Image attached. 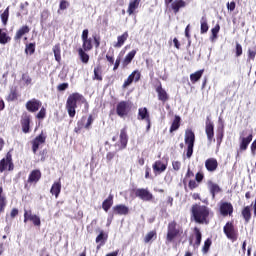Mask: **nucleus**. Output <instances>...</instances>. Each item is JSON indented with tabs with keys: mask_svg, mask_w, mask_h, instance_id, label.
<instances>
[{
	"mask_svg": "<svg viewBox=\"0 0 256 256\" xmlns=\"http://www.w3.org/2000/svg\"><path fill=\"white\" fill-rule=\"evenodd\" d=\"M152 169L156 175L161 174L167 171V164H164L161 160H157L152 165Z\"/></svg>",
	"mask_w": 256,
	"mask_h": 256,
	"instance_id": "b1692460",
	"label": "nucleus"
},
{
	"mask_svg": "<svg viewBox=\"0 0 256 256\" xmlns=\"http://www.w3.org/2000/svg\"><path fill=\"white\" fill-rule=\"evenodd\" d=\"M113 215H124L129 214V208L125 204H117L112 208Z\"/></svg>",
	"mask_w": 256,
	"mask_h": 256,
	"instance_id": "412c9836",
	"label": "nucleus"
},
{
	"mask_svg": "<svg viewBox=\"0 0 256 256\" xmlns=\"http://www.w3.org/2000/svg\"><path fill=\"white\" fill-rule=\"evenodd\" d=\"M11 42V37L6 34V32L3 31V29L0 28V44L1 45H7V43Z\"/></svg>",
	"mask_w": 256,
	"mask_h": 256,
	"instance_id": "37998d69",
	"label": "nucleus"
},
{
	"mask_svg": "<svg viewBox=\"0 0 256 256\" xmlns=\"http://www.w3.org/2000/svg\"><path fill=\"white\" fill-rule=\"evenodd\" d=\"M46 141L47 134L43 131L31 141L32 152L34 155L37 154V151H39V147H41V145H45Z\"/></svg>",
	"mask_w": 256,
	"mask_h": 256,
	"instance_id": "6e6552de",
	"label": "nucleus"
},
{
	"mask_svg": "<svg viewBox=\"0 0 256 256\" xmlns=\"http://www.w3.org/2000/svg\"><path fill=\"white\" fill-rule=\"evenodd\" d=\"M187 7V2L185 0H174L170 4L171 11H173L174 15H177L181 9H185Z\"/></svg>",
	"mask_w": 256,
	"mask_h": 256,
	"instance_id": "aec40b11",
	"label": "nucleus"
},
{
	"mask_svg": "<svg viewBox=\"0 0 256 256\" xmlns=\"http://www.w3.org/2000/svg\"><path fill=\"white\" fill-rule=\"evenodd\" d=\"M29 31H31V28H29V26L27 25H23L16 31V34L14 36V41H21V39H23V36L27 35Z\"/></svg>",
	"mask_w": 256,
	"mask_h": 256,
	"instance_id": "a878e982",
	"label": "nucleus"
},
{
	"mask_svg": "<svg viewBox=\"0 0 256 256\" xmlns=\"http://www.w3.org/2000/svg\"><path fill=\"white\" fill-rule=\"evenodd\" d=\"M241 215L245 223H249L251 221V206H245L241 211Z\"/></svg>",
	"mask_w": 256,
	"mask_h": 256,
	"instance_id": "4c0bfd02",
	"label": "nucleus"
},
{
	"mask_svg": "<svg viewBox=\"0 0 256 256\" xmlns=\"http://www.w3.org/2000/svg\"><path fill=\"white\" fill-rule=\"evenodd\" d=\"M219 31H221V26L219 24H216L214 26V28L211 29L212 35H211L210 39L212 41H215V39H217V37L219 35Z\"/></svg>",
	"mask_w": 256,
	"mask_h": 256,
	"instance_id": "a18cd8bd",
	"label": "nucleus"
},
{
	"mask_svg": "<svg viewBox=\"0 0 256 256\" xmlns=\"http://www.w3.org/2000/svg\"><path fill=\"white\" fill-rule=\"evenodd\" d=\"M67 7H69V2H67V0H61L60 4H59V9L61 11H65V9H67Z\"/></svg>",
	"mask_w": 256,
	"mask_h": 256,
	"instance_id": "13d9d810",
	"label": "nucleus"
},
{
	"mask_svg": "<svg viewBox=\"0 0 256 256\" xmlns=\"http://www.w3.org/2000/svg\"><path fill=\"white\" fill-rule=\"evenodd\" d=\"M203 73H205V69L198 70L192 74H190V81L193 85L197 83L203 77Z\"/></svg>",
	"mask_w": 256,
	"mask_h": 256,
	"instance_id": "e433bc0d",
	"label": "nucleus"
},
{
	"mask_svg": "<svg viewBox=\"0 0 256 256\" xmlns=\"http://www.w3.org/2000/svg\"><path fill=\"white\" fill-rule=\"evenodd\" d=\"M85 116H83L81 118L80 121H78L77 125L78 128H75V132L79 133V131H81V129H87V131H89V129H91V126L93 125V122L95 121V116H93V114H90L87 118V122L84 124L85 121Z\"/></svg>",
	"mask_w": 256,
	"mask_h": 256,
	"instance_id": "ddd939ff",
	"label": "nucleus"
},
{
	"mask_svg": "<svg viewBox=\"0 0 256 256\" xmlns=\"http://www.w3.org/2000/svg\"><path fill=\"white\" fill-rule=\"evenodd\" d=\"M132 193L142 201H153V194L147 188L132 189Z\"/></svg>",
	"mask_w": 256,
	"mask_h": 256,
	"instance_id": "1a4fd4ad",
	"label": "nucleus"
},
{
	"mask_svg": "<svg viewBox=\"0 0 256 256\" xmlns=\"http://www.w3.org/2000/svg\"><path fill=\"white\" fill-rule=\"evenodd\" d=\"M155 89L158 95V101H161L162 103H167V101H169V94H167V91L163 89V85L161 84V82H159V85H157Z\"/></svg>",
	"mask_w": 256,
	"mask_h": 256,
	"instance_id": "6ab92c4d",
	"label": "nucleus"
},
{
	"mask_svg": "<svg viewBox=\"0 0 256 256\" xmlns=\"http://www.w3.org/2000/svg\"><path fill=\"white\" fill-rule=\"evenodd\" d=\"M188 187L190 191H193L194 189H197V187H199V182H197L196 180H190L188 183Z\"/></svg>",
	"mask_w": 256,
	"mask_h": 256,
	"instance_id": "5fc2aeb1",
	"label": "nucleus"
},
{
	"mask_svg": "<svg viewBox=\"0 0 256 256\" xmlns=\"http://www.w3.org/2000/svg\"><path fill=\"white\" fill-rule=\"evenodd\" d=\"M93 38L89 37V29H84L82 31L81 39H82V47L84 51H93V41L96 49H99L101 46V37L97 35H93Z\"/></svg>",
	"mask_w": 256,
	"mask_h": 256,
	"instance_id": "20e7f679",
	"label": "nucleus"
},
{
	"mask_svg": "<svg viewBox=\"0 0 256 256\" xmlns=\"http://www.w3.org/2000/svg\"><path fill=\"white\" fill-rule=\"evenodd\" d=\"M27 221H32L35 227H41V218L33 214L31 210L24 211V223H27Z\"/></svg>",
	"mask_w": 256,
	"mask_h": 256,
	"instance_id": "dca6fc26",
	"label": "nucleus"
},
{
	"mask_svg": "<svg viewBox=\"0 0 256 256\" xmlns=\"http://www.w3.org/2000/svg\"><path fill=\"white\" fill-rule=\"evenodd\" d=\"M92 79L93 81H103V68L101 65L94 67V76Z\"/></svg>",
	"mask_w": 256,
	"mask_h": 256,
	"instance_id": "f704fd0d",
	"label": "nucleus"
},
{
	"mask_svg": "<svg viewBox=\"0 0 256 256\" xmlns=\"http://www.w3.org/2000/svg\"><path fill=\"white\" fill-rule=\"evenodd\" d=\"M207 31H209V22L207 16H202L200 19V33L201 35H205Z\"/></svg>",
	"mask_w": 256,
	"mask_h": 256,
	"instance_id": "473e14b6",
	"label": "nucleus"
},
{
	"mask_svg": "<svg viewBox=\"0 0 256 256\" xmlns=\"http://www.w3.org/2000/svg\"><path fill=\"white\" fill-rule=\"evenodd\" d=\"M131 83H133V80L131 78H129V76H128V78L123 83L124 89L129 87V85H131Z\"/></svg>",
	"mask_w": 256,
	"mask_h": 256,
	"instance_id": "338daca9",
	"label": "nucleus"
},
{
	"mask_svg": "<svg viewBox=\"0 0 256 256\" xmlns=\"http://www.w3.org/2000/svg\"><path fill=\"white\" fill-rule=\"evenodd\" d=\"M113 207V194H110L103 202H102V209L106 213Z\"/></svg>",
	"mask_w": 256,
	"mask_h": 256,
	"instance_id": "72a5a7b5",
	"label": "nucleus"
},
{
	"mask_svg": "<svg viewBox=\"0 0 256 256\" xmlns=\"http://www.w3.org/2000/svg\"><path fill=\"white\" fill-rule=\"evenodd\" d=\"M205 133L209 145L215 142V125L213 124L209 117L206 118Z\"/></svg>",
	"mask_w": 256,
	"mask_h": 256,
	"instance_id": "9d476101",
	"label": "nucleus"
},
{
	"mask_svg": "<svg viewBox=\"0 0 256 256\" xmlns=\"http://www.w3.org/2000/svg\"><path fill=\"white\" fill-rule=\"evenodd\" d=\"M131 111V104L127 101H120L116 106V114L118 117H127Z\"/></svg>",
	"mask_w": 256,
	"mask_h": 256,
	"instance_id": "f8f14e48",
	"label": "nucleus"
},
{
	"mask_svg": "<svg viewBox=\"0 0 256 256\" xmlns=\"http://www.w3.org/2000/svg\"><path fill=\"white\" fill-rule=\"evenodd\" d=\"M47 115V109L45 107H42L40 111L36 115V119H45Z\"/></svg>",
	"mask_w": 256,
	"mask_h": 256,
	"instance_id": "603ef678",
	"label": "nucleus"
},
{
	"mask_svg": "<svg viewBox=\"0 0 256 256\" xmlns=\"http://www.w3.org/2000/svg\"><path fill=\"white\" fill-rule=\"evenodd\" d=\"M183 235V227L179 226L177 221L172 220L168 223L167 233H166V245L175 243Z\"/></svg>",
	"mask_w": 256,
	"mask_h": 256,
	"instance_id": "7ed1b4c3",
	"label": "nucleus"
},
{
	"mask_svg": "<svg viewBox=\"0 0 256 256\" xmlns=\"http://www.w3.org/2000/svg\"><path fill=\"white\" fill-rule=\"evenodd\" d=\"M208 187L212 195V199H215V195H217V193H221V187H219L218 184H215L212 181L208 182Z\"/></svg>",
	"mask_w": 256,
	"mask_h": 256,
	"instance_id": "c9c22d12",
	"label": "nucleus"
},
{
	"mask_svg": "<svg viewBox=\"0 0 256 256\" xmlns=\"http://www.w3.org/2000/svg\"><path fill=\"white\" fill-rule=\"evenodd\" d=\"M66 89H69V83H62L57 86L58 91H66Z\"/></svg>",
	"mask_w": 256,
	"mask_h": 256,
	"instance_id": "bf43d9fd",
	"label": "nucleus"
},
{
	"mask_svg": "<svg viewBox=\"0 0 256 256\" xmlns=\"http://www.w3.org/2000/svg\"><path fill=\"white\" fill-rule=\"evenodd\" d=\"M139 5H141V0H130L127 9L128 15H135V11L139 9Z\"/></svg>",
	"mask_w": 256,
	"mask_h": 256,
	"instance_id": "bb28decb",
	"label": "nucleus"
},
{
	"mask_svg": "<svg viewBox=\"0 0 256 256\" xmlns=\"http://www.w3.org/2000/svg\"><path fill=\"white\" fill-rule=\"evenodd\" d=\"M219 211L222 217H233V204L231 202H220Z\"/></svg>",
	"mask_w": 256,
	"mask_h": 256,
	"instance_id": "4468645a",
	"label": "nucleus"
},
{
	"mask_svg": "<svg viewBox=\"0 0 256 256\" xmlns=\"http://www.w3.org/2000/svg\"><path fill=\"white\" fill-rule=\"evenodd\" d=\"M138 121H149L151 119V114H149V110L147 107H141L138 109Z\"/></svg>",
	"mask_w": 256,
	"mask_h": 256,
	"instance_id": "393cba45",
	"label": "nucleus"
},
{
	"mask_svg": "<svg viewBox=\"0 0 256 256\" xmlns=\"http://www.w3.org/2000/svg\"><path fill=\"white\" fill-rule=\"evenodd\" d=\"M131 83H133V80L131 78H129V76H128V78L123 83L124 89L129 87V85H131Z\"/></svg>",
	"mask_w": 256,
	"mask_h": 256,
	"instance_id": "69168bd1",
	"label": "nucleus"
},
{
	"mask_svg": "<svg viewBox=\"0 0 256 256\" xmlns=\"http://www.w3.org/2000/svg\"><path fill=\"white\" fill-rule=\"evenodd\" d=\"M85 103L86 107H89V103H87V99H85L84 95H81L77 92L72 93L68 96L66 101V110L71 119L77 115V102Z\"/></svg>",
	"mask_w": 256,
	"mask_h": 256,
	"instance_id": "f03ea898",
	"label": "nucleus"
},
{
	"mask_svg": "<svg viewBox=\"0 0 256 256\" xmlns=\"http://www.w3.org/2000/svg\"><path fill=\"white\" fill-rule=\"evenodd\" d=\"M17 215H19V209L17 208H13L10 212V217L11 219H15V217H17Z\"/></svg>",
	"mask_w": 256,
	"mask_h": 256,
	"instance_id": "680f3d73",
	"label": "nucleus"
},
{
	"mask_svg": "<svg viewBox=\"0 0 256 256\" xmlns=\"http://www.w3.org/2000/svg\"><path fill=\"white\" fill-rule=\"evenodd\" d=\"M245 135H247V133L245 131H242L240 133V137H239V141H240V145H239V149L240 151H247L249 144L251 143V141H253V134L250 133L247 137H245Z\"/></svg>",
	"mask_w": 256,
	"mask_h": 256,
	"instance_id": "2eb2a0df",
	"label": "nucleus"
},
{
	"mask_svg": "<svg viewBox=\"0 0 256 256\" xmlns=\"http://www.w3.org/2000/svg\"><path fill=\"white\" fill-rule=\"evenodd\" d=\"M128 77L137 83L141 79V72L134 70Z\"/></svg>",
	"mask_w": 256,
	"mask_h": 256,
	"instance_id": "09e8293b",
	"label": "nucleus"
},
{
	"mask_svg": "<svg viewBox=\"0 0 256 256\" xmlns=\"http://www.w3.org/2000/svg\"><path fill=\"white\" fill-rule=\"evenodd\" d=\"M184 141L185 145H187L186 157L187 159H191L193 157V148L195 147V132L192 129L185 131Z\"/></svg>",
	"mask_w": 256,
	"mask_h": 256,
	"instance_id": "39448f33",
	"label": "nucleus"
},
{
	"mask_svg": "<svg viewBox=\"0 0 256 256\" xmlns=\"http://www.w3.org/2000/svg\"><path fill=\"white\" fill-rule=\"evenodd\" d=\"M235 53L236 57H241L243 55V46H241V44L236 43Z\"/></svg>",
	"mask_w": 256,
	"mask_h": 256,
	"instance_id": "864d4df0",
	"label": "nucleus"
},
{
	"mask_svg": "<svg viewBox=\"0 0 256 256\" xmlns=\"http://www.w3.org/2000/svg\"><path fill=\"white\" fill-rule=\"evenodd\" d=\"M205 167L209 173H214V171H217V168L219 167V162L216 158H208L205 161Z\"/></svg>",
	"mask_w": 256,
	"mask_h": 256,
	"instance_id": "5701e85b",
	"label": "nucleus"
},
{
	"mask_svg": "<svg viewBox=\"0 0 256 256\" xmlns=\"http://www.w3.org/2000/svg\"><path fill=\"white\" fill-rule=\"evenodd\" d=\"M13 169H15L13 154L9 151L6 153V156L0 160V173H4V171H13Z\"/></svg>",
	"mask_w": 256,
	"mask_h": 256,
	"instance_id": "0eeeda50",
	"label": "nucleus"
},
{
	"mask_svg": "<svg viewBox=\"0 0 256 256\" xmlns=\"http://www.w3.org/2000/svg\"><path fill=\"white\" fill-rule=\"evenodd\" d=\"M251 153L253 156L256 155V139L251 144Z\"/></svg>",
	"mask_w": 256,
	"mask_h": 256,
	"instance_id": "774afa93",
	"label": "nucleus"
},
{
	"mask_svg": "<svg viewBox=\"0 0 256 256\" xmlns=\"http://www.w3.org/2000/svg\"><path fill=\"white\" fill-rule=\"evenodd\" d=\"M203 179H205V175L203 174V172H197L195 175L196 183H202Z\"/></svg>",
	"mask_w": 256,
	"mask_h": 256,
	"instance_id": "6e6d98bb",
	"label": "nucleus"
},
{
	"mask_svg": "<svg viewBox=\"0 0 256 256\" xmlns=\"http://www.w3.org/2000/svg\"><path fill=\"white\" fill-rule=\"evenodd\" d=\"M18 98H19V92H17V87L12 86L10 88V92L8 96L6 97V101H8V103H11L13 101H17Z\"/></svg>",
	"mask_w": 256,
	"mask_h": 256,
	"instance_id": "cd10ccee",
	"label": "nucleus"
},
{
	"mask_svg": "<svg viewBox=\"0 0 256 256\" xmlns=\"http://www.w3.org/2000/svg\"><path fill=\"white\" fill-rule=\"evenodd\" d=\"M129 39V32H124L122 35L117 37V42L114 44L115 49H121L122 45H125V41Z\"/></svg>",
	"mask_w": 256,
	"mask_h": 256,
	"instance_id": "c85d7f7f",
	"label": "nucleus"
},
{
	"mask_svg": "<svg viewBox=\"0 0 256 256\" xmlns=\"http://www.w3.org/2000/svg\"><path fill=\"white\" fill-rule=\"evenodd\" d=\"M53 53L55 61H57V63H61V44L58 43L53 47Z\"/></svg>",
	"mask_w": 256,
	"mask_h": 256,
	"instance_id": "79ce46f5",
	"label": "nucleus"
},
{
	"mask_svg": "<svg viewBox=\"0 0 256 256\" xmlns=\"http://www.w3.org/2000/svg\"><path fill=\"white\" fill-rule=\"evenodd\" d=\"M154 237H157V232L155 230H152L146 234L144 242L149 243Z\"/></svg>",
	"mask_w": 256,
	"mask_h": 256,
	"instance_id": "8fccbe9b",
	"label": "nucleus"
},
{
	"mask_svg": "<svg viewBox=\"0 0 256 256\" xmlns=\"http://www.w3.org/2000/svg\"><path fill=\"white\" fill-rule=\"evenodd\" d=\"M223 137H224V133H223V130H221L220 132H218L217 138H216L218 147H220L221 143H223Z\"/></svg>",
	"mask_w": 256,
	"mask_h": 256,
	"instance_id": "4d7b16f0",
	"label": "nucleus"
},
{
	"mask_svg": "<svg viewBox=\"0 0 256 256\" xmlns=\"http://www.w3.org/2000/svg\"><path fill=\"white\" fill-rule=\"evenodd\" d=\"M172 167L174 171H179L181 169V162L180 161H173Z\"/></svg>",
	"mask_w": 256,
	"mask_h": 256,
	"instance_id": "052dcab7",
	"label": "nucleus"
},
{
	"mask_svg": "<svg viewBox=\"0 0 256 256\" xmlns=\"http://www.w3.org/2000/svg\"><path fill=\"white\" fill-rule=\"evenodd\" d=\"M237 5L235 4V1H232V2H228L227 3V9H228V11H235V7H236Z\"/></svg>",
	"mask_w": 256,
	"mask_h": 256,
	"instance_id": "e2e57ef3",
	"label": "nucleus"
},
{
	"mask_svg": "<svg viewBox=\"0 0 256 256\" xmlns=\"http://www.w3.org/2000/svg\"><path fill=\"white\" fill-rule=\"evenodd\" d=\"M115 155H116L115 152H108V153L106 154V159H107V161H113V159L115 158Z\"/></svg>",
	"mask_w": 256,
	"mask_h": 256,
	"instance_id": "0e129e2a",
	"label": "nucleus"
},
{
	"mask_svg": "<svg viewBox=\"0 0 256 256\" xmlns=\"http://www.w3.org/2000/svg\"><path fill=\"white\" fill-rule=\"evenodd\" d=\"M223 232L226 235L227 239L235 243L239 239V230L235 227L233 221H228L223 227Z\"/></svg>",
	"mask_w": 256,
	"mask_h": 256,
	"instance_id": "423d86ee",
	"label": "nucleus"
},
{
	"mask_svg": "<svg viewBox=\"0 0 256 256\" xmlns=\"http://www.w3.org/2000/svg\"><path fill=\"white\" fill-rule=\"evenodd\" d=\"M51 195H55V198H59V195L61 193V180L54 182L52 184V187L50 189Z\"/></svg>",
	"mask_w": 256,
	"mask_h": 256,
	"instance_id": "2f4dec72",
	"label": "nucleus"
},
{
	"mask_svg": "<svg viewBox=\"0 0 256 256\" xmlns=\"http://www.w3.org/2000/svg\"><path fill=\"white\" fill-rule=\"evenodd\" d=\"M135 55H137V50H132L130 51L124 58L122 65L123 67H128L129 65H131V61H133V59H135Z\"/></svg>",
	"mask_w": 256,
	"mask_h": 256,
	"instance_id": "7c9ffc66",
	"label": "nucleus"
},
{
	"mask_svg": "<svg viewBox=\"0 0 256 256\" xmlns=\"http://www.w3.org/2000/svg\"><path fill=\"white\" fill-rule=\"evenodd\" d=\"M20 125L22 127V133H31V114L23 112L20 117Z\"/></svg>",
	"mask_w": 256,
	"mask_h": 256,
	"instance_id": "9b49d317",
	"label": "nucleus"
},
{
	"mask_svg": "<svg viewBox=\"0 0 256 256\" xmlns=\"http://www.w3.org/2000/svg\"><path fill=\"white\" fill-rule=\"evenodd\" d=\"M181 127V116L176 115L174 117V120L170 126V133H173L174 131H177Z\"/></svg>",
	"mask_w": 256,
	"mask_h": 256,
	"instance_id": "ea45409f",
	"label": "nucleus"
},
{
	"mask_svg": "<svg viewBox=\"0 0 256 256\" xmlns=\"http://www.w3.org/2000/svg\"><path fill=\"white\" fill-rule=\"evenodd\" d=\"M213 244V241L211 238H208L205 240L204 245L202 247V253L204 255H207L209 253V249H211V245Z\"/></svg>",
	"mask_w": 256,
	"mask_h": 256,
	"instance_id": "c03bdc74",
	"label": "nucleus"
},
{
	"mask_svg": "<svg viewBox=\"0 0 256 256\" xmlns=\"http://www.w3.org/2000/svg\"><path fill=\"white\" fill-rule=\"evenodd\" d=\"M41 177H42L41 170L39 169L32 170L28 176L27 182L30 184H33V183L37 184L41 180Z\"/></svg>",
	"mask_w": 256,
	"mask_h": 256,
	"instance_id": "4be33fe9",
	"label": "nucleus"
},
{
	"mask_svg": "<svg viewBox=\"0 0 256 256\" xmlns=\"http://www.w3.org/2000/svg\"><path fill=\"white\" fill-rule=\"evenodd\" d=\"M119 151H123V149H127V144L129 143V135H127V127H124L120 130L119 136Z\"/></svg>",
	"mask_w": 256,
	"mask_h": 256,
	"instance_id": "f3484780",
	"label": "nucleus"
},
{
	"mask_svg": "<svg viewBox=\"0 0 256 256\" xmlns=\"http://www.w3.org/2000/svg\"><path fill=\"white\" fill-rule=\"evenodd\" d=\"M88 50H83L82 48L78 49V55L80 57V61H82L85 65L89 63V54H87Z\"/></svg>",
	"mask_w": 256,
	"mask_h": 256,
	"instance_id": "a19ab883",
	"label": "nucleus"
},
{
	"mask_svg": "<svg viewBox=\"0 0 256 256\" xmlns=\"http://www.w3.org/2000/svg\"><path fill=\"white\" fill-rule=\"evenodd\" d=\"M195 242L193 244L194 249H197L201 245V241L203 239V234H201V230L198 227L194 228Z\"/></svg>",
	"mask_w": 256,
	"mask_h": 256,
	"instance_id": "c756f323",
	"label": "nucleus"
},
{
	"mask_svg": "<svg viewBox=\"0 0 256 256\" xmlns=\"http://www.w3.org/2000/svg\"><path fill=\"white\" fill-rule=\"evenodd\" d=\"M109 239V235L105 233L103 230H99V235L96 237V243H100V245H105Z\"/></svg>",
	"mask_w": 256,
	"mask_h": 256,
	"instance_id": "58836bf2",
	"label": "nucleus"
},
{
	"mask_svg": "<svg viewBox=\"0 0 256 256\" xmlns=\"http://www.w3.org/2000/svg\"><path fill=\"white\" fill-rule=\"evenodd\" d=\"M209 215H211V209L206 205H192L191 217H193L195 223H198L199 225H209Z\"/></svg>",
	"mask_w": 256,
	"mask_h": 256,
	"instance_id": "f257e3e1",
	"label": "nucleus"
},
{
	"mask_svg": "<svg viewBox=\"0 0 256 256\" xmlns=\"http://www.w3.org/2000/svg\"><path fill=\"white\" fill-rule=\"evenodd\" d=\"M41 105H43V103L40 100L34 98L26 102V109L30 113H37V111L41 109Z\"/></svg>",
	"mask_w": 256,
	"mask_h": 256,
	"instance_id": "a211bd4d",
	"label": "nucleus"
},
{
	"mask_svg": "<svg viewBox=\"0 0 256 256\" xmlns=\"http://www.w3.org/2000/svg\"><path fill=\"white\" fill-rule=\"evenodd\" d=\"M35 47H36L35 42L26 44V47H25L26 55H33L35 53Z\"/></svg>",
	"mask_w": 256,
	"mask_h": 256,
	"instance_id": "49530a36",
	"label": "nucleus"
},
{
	"mask_svg": "<svg viewBox=\"0 0 256 256\" xmlns=\"http://www.w3.org/2000/svg\"><path fill=\"white\" fill-rule=\"evenodd\" d=\"M3 25H7V21H9V8H7L1 15Z\"/></svg>",
	"mask_w": 256,
	"mask_h": 256,
	"instance_id": "3c124183",
	"label": "nucleus"
},
{
	"mask_svg": "<svg viewBox=\"0 0 256 256\" xmlns=\"http://www.w3.org/2000/svg\"><path fill=\"white\" fill-rule=\"evenodd\" d=\"M255 57H256V46L251 49H248V57H247V63H251V61H255Z\"/></svg>",
	"mask_w": 256,
	"mask_h": 256,
	"instance_id": "de8ad7c7",
	"label": "nucleus"
}]
</instances>
